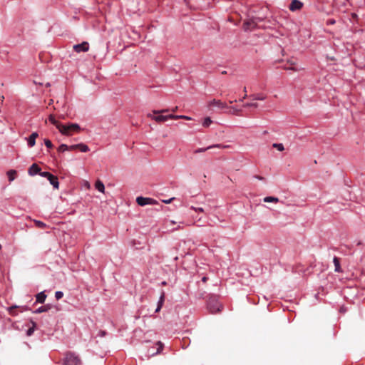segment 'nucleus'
<instances>
[{
	"mask_svg": "<svg viewBox=\"0 0 365 365\" xmlns=\"http://www.w3.org/2000/svg\"><path fill=\"white\" fill-rule=\"evenodd\" d=\"M207 307L209 312L212 314L218 313L222 309V304L219 302L216 296H212L209 298Z\"/></svg>",
	"mask_w": 365,
	"mask_h": 365,
	"instance_id": "1",
	"label": "nucleus"
},
{
	"mask_svg": "<svg viewBox=\"0 0 365 365\" xmlns=\"http://www.w3.org/2000/svg\"><path fill=\"white\" fill-rule=\"evenodd\" d=\"M168 110L163 109L161 110H153V113L156 114L153 118L157 122H165L168 119H173L174 118L173 114L163 115L164 113L168 112Z\"/></svg>",
	"mask_w": 365,
	"mask_h": 365,
	"instance_id": "2",
	"label": "nucleus"
},
{
	"mask_svg": "<svg viewBox=\"0 0 365 365\" xmlns=\"http://www.w3.org/2000/svg\"><path fill=\"white\" fill-rule=\"evenodd\" d=\"M40 176L47 178L50 184L53 185L54 189H58L59 181L58 178L48 171H43L40 173Z\"/></svg>",
	"mask_w": 365,
	"mask_h": 365,
	"instance_id": "3",
	"label": "nucleus"
},
{
	"mask_svg": "<svg viewBox=\"0 0 365 365\" xmlns=\"http://www.w3.org/2000/svg\"><path fill=\"white\" fill-rule=\"evenodd\" d=\"M137 204L141 207L148 205H157L158 204V201L153 198L148 197H143V196H138L136 197L135 200Z\"/></svg>",
	"mask_w": 365,
	"mask_h": 365,
	"instance_id": "4",
	"label": "nucleus"
},
{
	"mask_svg": "<svg viewBox=\"0 0 365 365\" xmlns=\"http://www.w3.org/2000/svg\"><path fill=\"white\" fill-rule=\"evenodd\" d=\"M63 365H81V360L74 354L68 353L66 355Z\"/></svg>",
	"mask_w": 365,
	"mask_h": 365,
	"instance_id": "5",
	"label": "nucleus"
},
{
	"mask_svg": "<svg viewBox=\"0 0 365 365\" xmlns=\"http://www.w3.org/2000/svg\"><path fill=\"white\" fill-rule=\"evenodd\" d=\"M53 309H55V312H56L59 310L57 305H53L52 304H46L43 306L39 307L36 309L32 311V312L34 314H41L43 312H47Z\"/></svg>",
	"mask_w": 365,
	"mask_h": 365,
	"instance_id": "6",
	"label": "nucleus"
},
{
	"mask_svg": "<svg viewBox=\"0 0 365 365\" xmlns=\"http://www.w3.org/2000/svg\"><path fill=\"white\" fill-rule=\"evenodd\" d=\"M65 130L61 131V134L63 135H69L71 132H78L81 130V127L78 123H69L68 124H64Z\"/></svg>",
	"mask_w": 365,
	"mask_h": 365,
	"instance_id": "7",
	"label": "nucleus"
},
{
	"mask_svg": "<svg viewBox=\"0 0 365 365\" xmlns=\"http://www.w3.org/2000/svg\"><path fill=\"white\" fill-rule=\"evenodd\" d=\"M304 4L300 0H292L289 5V9L292 12H296L301 10Z\"/></svg>",
	"mask_w": 365,
	"mask_h": 365,
	"instance_id": "8",
	"label": "nucleus"
},
{
	"mask_svg": "<svg viewBox=\"0 0 365 365\" xmlns=\"http://www.w3.org/2000/svg\"><path fill=\"white\" fill-rule=\"evenodd\" d=\"M89 49V43L87 41H83L81 43H78L73 46V50L77 53L86 52Z\"/></svg>",
	"mask_w": 365,
	"mask_h": 365,
	"instance_id": "9",
	"label": "nucleus"
},
{
	"mask_svg": "<svg viewBox=\"0 0 365 365\" xmlns=\"http://www.w3.org/2000/svg\"><path fill=\"white\" fill-rule=\"evenodd\" d=\"M209 106L217 107V108L221 109V110L226 109V108H229L228 106L225 103L222 102L220 100H216V99H213L212 101H210Z\"/></svg>",
	"mask_w": 365,
	"mask_h": 365,
	"instance_id": "10",
	"label": "nucleus"
},
{
	"mask_svg": "<svg viewBox=\"0 0 365 365\" xmlns=\"http://www.w3.org/2000/svg\"><path fill=\"white\" fill-rule=\"evenodd\" d=\"M48 120L52 125L56 127V128L59 130L61 133L62 130H65L66 128L64 127V124L56 120L53 115H49Z\"/></svg>",
	"mask_w": 365,
	"mask_h": 365,
	"instance_id": "11",
	"label": "nucleus"
},
{
	"mask_svg": "<svg viewBox=\"0 0 365 365\" xmlns=\"http://www.w3.org/2000/svg\"><path fill=\"white\" fill-rule=\"evenodd\" d=\"M41 173H42L41 168L36 163L32 164L29 167V170H28V173L31 176H34L37 174H38L40 175Z\"/></svg>",
	"mask_w": 365,
	"mask_h": 365,
	"instance_id": "12",
	"label": "nucleus"
},
{
	"mask_svg": "<svg viewBox=\"0 0 365 365\" xmlns=\"http://www.w3.org/2000/svg\"><path fill=\"white\" fill-rule=\"evenodd\" d=\"M227 145H223L222 144H213V145H211L210 146H207L206 148H197L195 150V153H202V152H205L207 150H210V149H212V148H227Z\"/></svg>",
	"mask_w": 365,
	"mask_h": 365,
	"instance_id": "13",
	"label": "nucleus"
},
{
	"mask_svg": "<svg viewBox=\"0 0 365 365\" xmlns=\"http://www.w3.org/2000/svg\"><path fill=\"white\" fill-rule=\"evenodd\" d=\"M38 136V134L37 132H33L28 138L26 139L27 140V144L29 148H32L36 144V139Z\"/></svg>",
	"mask_w": 365,
	"mask_h": 365,
	"instance_id": "14",
	"label": "nucleus"
},
{
	"mask_svg": "<svg viewBox=\"0 0 365 365\" xmlns=\"http://www.w3.org/2000/svg\"><path fill=\"white\" fill-rule=\"evenodd\" d=\"M76 148H78L83 153H86L90 150L88 146L83 143L71 145V150H74Z\"/></svg>",
	"mask_w": 365,
	"mask_h": 365,
	"instance_id": "15",
	"label": "nucleus"
},
{
	"mask_svg": "<svg viewBox=\"0 0 365 365\" xmlns=\"http://www.w3.org/2000/svg\"><path fill=\"white\" fill-rule=\"evenodd\" d=\"M46 297H47V295L46 294L45 291H42V292L38 293L36 295V302L34 304H36V303L43 304V303H44V302L46 301Z\"/></svg>",
	"mask_w": 365,
	"mask_h": 365,
	"instance_id": "16",
	"label": "nucleus"
},
{
	"mask_svg": "<svg viewBox=\"0 0 365 365\" xmlns=\"http://www.w3.org/2000/svg\"><path fill=\"white\" fill-rule=\"evenodd\" d=\"M30 322L32 326L31 327H29V329L26 331V334L28 336H31V335H33L37 327V324L34 320L31 319Z\"/></svg>",
	"mask_w": 365,
	"mask_h": 365,
	"instance_id": "17",
	"label": "nucleus"
},
{
	"mask_svg": "<svg viewBox=\"0 0 365 365\" xmlns=\"http://www.w3.org/2000/svg\"><path fill=\"white\" fill-rule=\"evenodd\" d=\"M250 98L253 101H264L267 96L262 93H255L250 95Z\"/></svg>",
	"mask_w": 365,
	"mask_h": 365,
	"instance_id": "18",
	"label": "nucleus"
},
{
	"mask_svg": "<svg viewBox=\"0 0 365 365\" xmlns=\"http://www.w3.org/2000/svg\"><path fill=\"white\" fill-rule=\"evenodd\" d=\"M333 262L334 264V271L336 272H341V265H340L339 258L337 257H334L333 259Z\"/></svg>",
	"mask_w": 365,
	"mask_h": 365,
	"instance_id": "19",
	"label": "nucleus"
},
{
	"mask_svg": "<svg viewBox=\"0 0 365 365\" xmlns=\"http://www.w3.org/2000/svg\"><path fill=\"white\" fill-rule=\"evenodd\" d=\"M26 327H28V325L26 324H21L17 322H13L11 324V328L16 330H23Z\"/></svg>",
	"mask_w": 365,
	"mask_h": 365,
	"instance_id": "20",
	"label": "nucleus"
},
{
	"mask_svg": "<svg viewBox=\"0 0 365 365\" xmlns=\"http://www.w3.org/2000/svg\"><path fill=\"white\" fill-rule=\"evenodd\" d=\"M6 175L9 182H12L16 178V171L15 170H9Z\"/></svg>",
	"mask_w": 365,
	"mask_h": 365,
	"instance_id": "21",
	"label": "nucleus"
},
{
	"mask_svg": "<svg viewBox=\"0 0 365 365\" xmlns=\"http://www.w3.org/2000/svg\"><path fill=\"white\" fill-rule=\"evenodd\" d=\"M95 187H96V189L101 192H104V190H105V186H104V184L101 181V180H98L96 184H95Z\"/></svg>",
	"mask_w": 365,
	"mask_h": 365,
	"instance_id": "22",
	"label": "nucleus"
},
{
	"mask_svg": "<svg viewBox=\"0 0 365 365\" xmlns=\"http://www.w3.org/2000/svg\"><path fill=\"white\" fill-rule=\"evenodd\" d=\"M156 345L158 346L157 350H156V351H155V352H151V353H150V354H151L152 356H154V355H155V354H158L160 353V351H161L163 350V344L161 341H158L156 343Z\"/></svg>",
	"mask_w": 365,
	"mask_h": 365,
	"instance_id": "23",
	"label": "nucleus"
},
{
	"mask_svg": "<svg viewBox=\"0 0 365 365\" xmlns=\"http://www.w3.org/2000/svg\"><path fill=\"white\" fill-rule=\"evenodd\" d=\"M278 201L279 199L273 196H267L264 198V202H277Z\"/></svg>",
	"mask_w": 365,
	"mask_h": 365,
	"instance_id": "24",
	"label": "nucleus"
},
{
	"mask_svg": "<svg viewBox=\"0 0 365 365\" xmlns=\"http://www.w3.org/2000/svg\"><path fill=\"white\" fill-rule=\"evenodd\" d=\"M34 222L35 225L37 227L41 228V229H44L47 226L46 223H44L43 222H42L41 220H34Z\"/></svg>",
	"mask_w": 365,
	"mask_h": 365,
	"instance_id": "25",
	"label": "nucleus"
},
{
	"mask_svg": "<svg viewBox=\"0 0 365 365\" xmlns=\"http://www.w3.org/2000/svg\"><path fill=\"white\" fill-rule=\"evenodd\" d=\"M71 150V146H68V145H66V144H61V145H60V146H59V147H58V152H62V153H63V152H65V151H66V150Z\"/></svg>",
	"mask_w": 365,
	"mask_h": 365,
	"instance_id": "26",
	"label": "nucleus"
},
{
	"mask_svg": "<svg viewBox=\"0 0 365 365\" xmlns=\"http://www.w3.org/2000/svg\"><path fill=\"white\" fill-rule=\"evenodd\" d=\"M212 123V120L210 117H206L204 118L202 122V125L205 128L209 127L210 125Z\"/></svg>",
	"mask_w": 365,
	"mask_h": 365,
	"instance_id": "27",
	"label": "nucleus"
},
{
	"mask_svg": "<svg viewBox=\"0 0 365 365\" xmlns=\"http://www.w3.org/2000/svg\"><path fill=\"white\" fill-rule=\"evenodd\" d=\"M164 301H165V292H162V293H161V294H160V296L159 297V299L158 301V304L157 305L163 307Z\"/></svg>",
	"mask_w": 365,
	"mask_h": 365,
	"instance_id": "28",
	"label": "nucleus"
},
{
	"mask_svg": "<svg viewBox=\"0 0 365 365\" xmlns=\"http://www.w3.org/2000/svg\"><path fill=\"white\" fill-rule=\"evenodd\" d=\"M272 146L277 149L279 151H283L284 150V145L282 143H273Z\"/></svg>",
	"mask_w": 365,
	"mask_h": 365,
	"instance_id": "29",
	"label": "nucleus"
},
{
	"mask_svg": "<svg viewBox=\"0 0 365 365\" xmlns=\"http://www.w3.org/2000/svg\"><path fill=\"white\" fill-rule=\"evenodd\" d=\"M63 297V292L62 291H56L55 292V298L56 300L61 299Z\"/></svg>",
	"mask_w": 365,
	"mask_h": 365,
	"instance_id": "30",
	"label": "nucleus"
},
{
	"mask_svg": "<svg viewBox=\"0 0 365 365\" xmlns=\"http://www.w3.org/2000/svg\"><path fill=\"white\" fill-rule=\"evenodd\" d=\"M244 107H245V108H250V107L257 108L258 104L257 103H246L245 104H244Z\"/></svg>",
	"mask_w": 365,
	"mask_h": 365,
	"instance_id": "31",
	"label": "nucleus"
},
{
	"mask_svg": "<svg viewBox=\"0 0 365 365\" xmlns=\"http://www.w3.org/2000/svg\"><path fill=\"white\" fill-rule=\"evenodd\" d=\"M180 118L186 119V120L191 119V118H190L187 115H174V118H173V119H180Z\"/></svg>",
	"mask_w": 365,
	"mask_h": 365,
	"instance_id": "32",
	"label": "nucleus"
},
{
	"mask_svg": "<svg viewBox=\"0 0 365 365\" xmlns=\"http://www.w3.org/2000/svg\"><path fill=\"white\" fill-rule=\"evenodd\" d=\"M44 144L47 148H51L53 147L51 141L48 139H44Z\"/></svg>",
	"mask_w": 365,
	"mask_h": 365,
	"instance_id": "33",
	"label": "nucleus"
},
{
	"mask_svg": "<svg viewBox=\"0 0 365 365\" xmlns=\"http://www.w3.org/2000/svg\"><path fill=\"white\" fill-rule=\"evenodd\" d=\"M19 307L17 305H14V306H11L10 307L8 310L9 312V313L12 315H16V313L14 312V309L18 308Z\"/></svg>",
	"mask_w": 365,
	"mask_h": 365,
	"instance_id": "34",
	"label": "nucleus"
},
{
	"mask_svg": "<svg viewBox=\"0 0 365 365\" xmlns=\"http://www.w3.org/2000/svg\"><path fill=\"white\" fill-rule=\"evenodd\" d=\"M335 23H336V20L334 19H329L327 21V25H328V26L334 25V24H335Z\"/></svg>",
	"mask_w": 365,
	"mask_h": 365,
	"instance_id": "35",
	"label": "nucleus"
},
{
	"mask_svg": "<svg viewBox=\"0 0 365 365\" xmlns=\"http://www.w3.org/2000/svg\"><path fill=\"white\" fill-rule=\"evenodd\" d=\"M175 199V197H171V198H169V199H167V200H163L162 202L165 204H169L173 200Z\"/></svg>",
	"mask_w": 365,
	"mask_h": 365,
	"instance_id": "36",
	"label": "nucleus"
},
{
	"mask_svg": "<svg viewBox=\"0 0 365 365\" xmlns=\"http://www.w3.org/2000/svg\"><path fill=\"white\" fill-rule=\"evenodd\" d=\"M254 178L259 180H265V178L264 177L260 176V175H254Z\"/></svg>",
	"mask_w": 365,
	"mask_h": 365,
	"instance_id": "37",
	"label": "nucleus"
},
{
	"mask_svg": "<svg viewBox=\"0 0 365 365\" xmlns=\"http://www.w3.org/2000/svg\"><path fill=\"white\" fill-rule=\"evenodd\" d=\"M192 209H194L195 210L197 211V212H203V208L202 207H192Z\"/></svg>",
	"mask_w": 365,
	"mask_h": 365,
	"instance_id": "38",
	"label": "nucleus"
},
{
	"mask_svg": "<svg viewBox=\"0 0 365 365\" xmlns=\"http://www.w3.org/2000/svg\"><path fill=\"white\" fill-rule=\"evenodd\" d=\"M162 307L157 305V307L155 308V313H158L160 311Z\"/></svg>",
	"mask_w": 365,
	"mask_h": 365,
	"instance_id": "39",
	"label": "nucleus"
},
{
	"mask_svg": "<svg viewBox=\"0 0 365 365\" xmlns=\"http://www.w3.org/2000/svg\"><path fill=\"white\" fill-rule=\"evenodd\" d=\"M100 335H101V336H105V335H106V331H100Z\"/></svg>",
	"mask_w": 365,
	"mask_h": 365,
	"instance_id": "40",
	"label": "nucleus"
},
{
	"mask_svg": "<svg viewBox=\"0 0 365 365\" xmlns=\"http://www.w3.org/2000/svg\"><path fill=\"white\" fill-rule=\"evenodd\" d=\"M207 279H208V278H207V277H203L202 278V281L203 282H205Z\"/></svg>",
	"mask_w": 365,
	"mask_h": 365,
	"instance_id": "41",
	"label": "nucleus"
},
{
	"mask_svg": "<svg viewBox=\"0 0 365 365\" xmlns=\"http://www.w3.org/2000/svg\"><path fill=\"white\" fill-rule=\"evenodd\" d=\"M24 310H30L31 309L28 306L24 307Z\"/></svg>",
	"mask_w": 365,
	"mask_h": 365,
	"instance_id": "42",
	"label": "nucleus"
},
{
	"mask_svg": "<svg viewBox=\"0 0 365 365\" xmlns=\"http://www.w3.org/2000/svg\"><path fill=\"white\" fill-rule=\"evenodd\" d=\"M247 96L245 94L242 98L240 99V101H243V100L247 97Z\"/></svg>",
	"mask_w": 365,
	"mask_h": 365,
	"instance_id": "43",
	"label": "nucleus"
},
{
	"mask_svg": "<svg viewBox=\"0 0 365 365\" xmlns=\"http://www.w3.org/2000/svg\"><path fill=\"white\" fill-rule=\"evenodd\" d=\"M257 19L258 20V22H261L263 21L262 18H257Z\"/></svg>",
	"mask_w": 365,
	"mask_h": 365,
	"instance_id": "44",
	"label": "nucleus"
},
{
	"mask_svg": "<svg viewBox=\"0 0 365 365\" xmlns=\"http://www.w3.org/2000/svg\"><path fill=\"white\" fill-rule=\"evenodd\" d=\"M236 101H237V100H235V101L230 100V103H232L233 102H236Z\"/></svg>",
	"mask_w": 365,
	"mask_h": 365,
	"instance_id": "45",
	"label": "nucleus"
},
{
	"mask_svg": "<svg viewBox=\"0 0 365 365\" xmlns=\"http://www.w3.org/2000/svg\"><path fill=\"white\" fill-rule=\"evenodd\" d=\"M162 284H163V285L166 284V282H165V281H164V282H162Z\"/></svg>",
	"mask_w": 365,
	"mask_h": 365,
	"instance_id": "46",
	"label": "nucleus"
},
{
	"mask_svg": "<svg viewBox=\"0 0 365 365\" xmlns=\"http://www.w3.org/2000/svg\"><path fill=\"white\" fill-rule=\"evenodd\" d=\"M244 91L246 92L247 91V89H246V87L244 88Z\"/></svg>",
	"mask_w": 365,
	"mask_h": 365,
	"instance_id": "47",
	"label": "nucleus"
},
{
	"mask_svg": "<svg viewBox=\"0 0 365 365\" xmlns=\"http://www.w3.org/2000/svg\"><path fill=\"white\" fill-rule=\"evenodd\" d=\"M1 248H2V246H1V245L0 244V250H1Z\"/></svg>",
	"mask_w": 365,
	"mask_h": 365,
	"instance_id": "48",
	"label": "nucleus"
},
{
	"mask_svg": "<svg viewBox=\"0 0 365 365\" xmlns=\"http://www.w3.org/2000/svg\"><path fill=\"white\" fill-rule=\"evenodd\" d=\"M364 67H365V64H364Z\"/></svg>",
	"mask_w": 365,
	"mask_h": 365,
	"instance_id": "49",
	"label": "nucleus"
}]
</instances>
